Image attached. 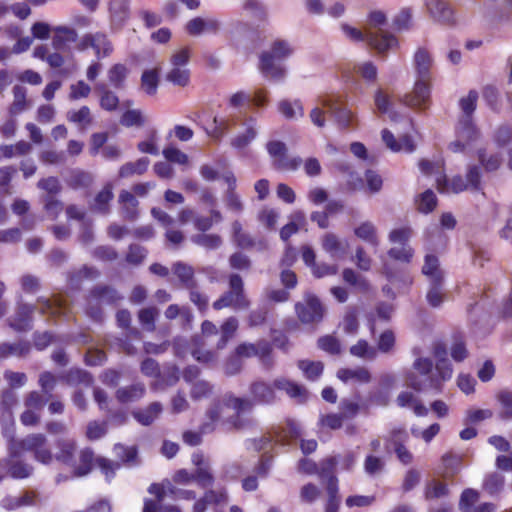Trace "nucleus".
<instances>
[{
  "label": "nucleus",
  "mask_w": 512,
  "mask_h": 512,
  "mask_svg": "<svg viewBox=\"0 0 512 512\" xmlns=\"http://www.w3.org/2000/svg\"><path fill=\"white\" fill-rule=\"evenodd\" d=\"M159 315V310L156 307H147L143 308L138 313V318L140 323L144 326V328L153 332L155 330V320Z\"/></svg>",
  "instance_id": "nucleus-61"
},
{
  "label": "nucleus",
  "mask_w": 512,
  "mask_h": 512,
  "mask_svg": "<svg viewBox=\"0 0 512 512\" xmlns=\"http://www.w3.org/2000/svg\"><path fill=\"white\" fill-rule=\"evenodd\" d=\"M118 203L120 205L122 214L127 220L133 221L137 218L139 214V202L132 192L128 190H122L118 196Z\"/></svg>",
  "instance_id": "nucleus-25"
},
{
  "label": "nucleus",
  "mask_w": 512,
  "mask_h": 512,
  "mask_svg": "<svg viewBox=\"0 0 512 512\" xmlns=\"http://www.w3.org/2000/svg\"><path fill=\"white\" fill-rule=\"evenodd\" d=\"M149 163L150 161L147 157L139 158L135 162H127L120 167L119 176L127 178L135 174L142 175L147 171Z\"/></svg>",
  "instance_id": "nucleus-41"
},
{
  "label": "nucleus",
  "mask_w": 512,
  "mask_h": 512,
  "mask_svg": "<svg viewBox=\"0 0 512 512\" xmlns=\"http://www.w3.org/2000/svg\"><path fill=\"white\" fill-rule=\"evenodd\" d=\"M422 273L428 276L430 281L435 280V278L444 279L443 271L439 268V259L433 254L425 256Z\"/></svg>",
  "instance_id": "nucleus-49"
},
{
  "label": "nucleus",
  "mask_w": 512,
  "mask_h": 512,
  "mask_svg": "<svg viewBox=\"0 0 512 512\" xmlns=\"http://www.w3.org/2000/svg\"><path fill=\"white\" fill-rule=\"evenodd\" d=\"M434 353H435V357L437 358V363L435 365V368H436V372L438 373V375L440 377V379H438V380L440 381V383H442V381H446L451 378L452 367H451L449 360L446 358L447 353H446L445 348L438 345L435 347Z\"/></svg>",
  "instance_id": "nucleus-35"
},
{
  "label": "nucleus",
  "mask_w": 512,
  "mask_h": 512,
  "mask_svg": "<svg viewBox=\"0 0 512 512\" xmlns=\"http://www.w3.org/2000/svg\"><path fill=\"white\" fill-rule=\"evenodd\" d=\"M443 280L435 278V280L430 281V289L426 297L432 307H439L443 302Z\"/></svg>",
  "instance_id": "nucleus-51"
},
{
  "label": "nucleus",
  "mask_w": 512,
  "mask_h": 512,
  "mask_svg": "<svg viewBox=\"0 0 512 512\" xmlns=\"http://www.w3.org/2000/svg\"><path fill=\"white\" fill-rule=\"evenodd\" d=\"M243 8L248 11L250 16L255 20L260 22H265L267 20L266 8L259 0H246Z\"/></svg>",
  "instance_id": "nucleus-62"
},
{
  "label": "nucleus",
  "mask_w": 512,
  "mask_h": 512,
  "mask_svg": "<svg viewBox=\"0 0 512 512\" xmlns=\"http://www.w3.org/2000/svg\"><path fill=\"white\" fill-rule=\"evenodd\" d=\"M113 198V184L107 182L89 203V210L94 214L106 215L110 212V203Z\"/></svg>",
  "instance_id": "nucleus-17"
},
{
  "label": "nucleus",
  "mask_w": 512,
  "mask_h": 512,
  "mask_svg": "<svg viewBox=\"0 0 512 512\" xmlns=\"http://www.w3.org/2000/svg\"><path fill=\"white\" fill-rule=\"evenodd\" d=\"M323 248L333 258H343L346 254L347 243L333 234H327L323 238Z\"/></svg>",
  "instance_id": "nucleus-38"
},
{
  "label": "nucleus",
  "mask_w": 512,
  "mask_h": 512,
  "mask_svg": "<svg viewBox=\"0 0 512 512\" xmlns=\"http://www.w3.org/2000/svg\"><path fill=\"white\" fill-rule=\"evenodd\" d=\"M250 306L245 291L244 283L239 274H231L229 277V290L221 295L214 303L215 310L231 307L235 310H244Z\"/></svg>",
  "instance_id": "nucleus-6"
},
{
  "label": "nucleus",
  "mask_w": 512,
  "mask_h": 512,
  "mask_svg": "<svg viewBox=\"0 0 512 512\" xmlns=\"http://www.w3.org/2000/svg\"><path fill=\"white\" fill-rule=\"evenodd\" d=\"M323 107L327 108L334 116L337 125L341 129H350L354 126L356 115L344 105L339 95H326L320 100Z\"/></svg>",
  "instance_id": "nucleus-11"
},
{
  "label": "nucleus",
  "mask_w": 512,
  "mask_h": 512,
  "mask_svg": "<svg viewBox=\"0 0 512 512\" xmlns=\"http://www.w3.org/2000/svg\"><path fill=\"white\" fill-rule=\"evenodd\" d=\"M13 101L9 105L8 112L16 116L30 107V101L27 99V88L23 85H15L12 89Z\"/></svg>",
  "instance_id": "nucleus-26"
},
{
  "label": "nucleus",
  "mask_w": 512,
  "mask_h": 512,
  "mask_svg": "<svg viewBox=\"0 0 512 512\" xmlns=\"http://www.w3.org/2000/svg\"><path fill=\"white\" fill-rule=\"evenodd\" d=\"M109 12L111 21L122 26L130 15L129 0H110Z\"/></svg>",
  "instance_id": "nucleus-30"
},
{
  "label": "nucleus",
  "mask_w": 512,
  "mask_h": 512,
  "mask_svg": "<svg viewBox=\"0 0 512 512\" xmlns=\"http://www.w3.org/2000/svg\"><path fill=\"white\" fill-rule=\"evenodd\" d=\"M417 209L422 213L432 212L437 205V197L431 189L421 193L416 200Z\"/></svg>",
  "instance_id": "nucleus-53"
},
{
  "label": "nucleus",
  "mask_w": 512,
  "mask_h": 512,
  "mask_svg": "<svg viewBox=\"0 0 512 512\" xmlns=\"http://www.w3.org/2000/svg\"><path fill=\"white\" fill-rule=\"evenodd\" d=\"M174 275L177 276L181 287L185 289L197 288V281L194 277V269L183 262H176L172 266Z\"/></svg>",
  "instance_id": "nucleus-28"
},
{
  "label": "nucleus",
  "mask_w": 512,
  "mask_h": 512,
  "mask_svg": "<svg viewBox=\"0 0 512 512\" xmlns=\"http://www.w3.org/2000/svg\"><path fill=\"white\" fill-rule=\"evenodd\" d=\"M275 388L285 391L291 398L298 399L300 402L307 398V390L286 378H277L274 380Z\"/></svg>",
  "instance_id": "nucleus-33"
},
{
  "label": "nucleus",
  "mask_w": 512,
  "mask_h": 512,
  "mask_svg": "<svg viewBox=\"0 0 512 512\" xmlns=\"http://www.w3.org/2000/svg\"><path fill=\"white\" fill-rule=\"evenodd\" d=\"M295 311L303 324H317L322 321L325 309L315 295L308 293L303 302L296 303Z\"/></svg>",
  "instance_id": "nucleus-13"
},
{
  "label": "nucleus",
  "mask_w": 512,
  "mask_h": 512,
  "mask_svg": "<svg viewBox=\"0 0 512 512\" xmlns=\"http://www.w3.org/2000/svg\"><path fill=\"white\" fill-rule=\"evenodd\" d=\"M505 477L499 472L486 475L483 481V489L491 496L498 495L504 488Z\"/></svg>",
  "instance_id": "nucleus-45"
},
{
  "label": "nucleus",
  "mask_w": 512,
  "mask_h": 512,
  "mask_svg": "<svg viewBox=\"0 0 512 512\" xmlns=\"http://www.w3.org/2000/svg\"><path fill=\"white\" fill-rule=\"evenodd\" d=\"M269 155L272 157V165L278 171H296L302 164L300 157H289L287 147L282 141H269L266 145Z\"/></svg>",
  "instance_id": "nucleus-10"
},
{
  "label": "nucleus",
  "mask_w": 512,
  "mask_h": 512,
  "mask_svg": "<svg viewBox=\"0 0 512 512\" xmlns=\"http://www.w3.org/2000/svg\"><path fill=\"white\" fill-rule=\"evenodd\" d=\"M298 368L304 373L308 380L315 381L321 376L324 366L320 361L300 360L298 362Z\"/></svg>",
  "instance_id": "nucleus-50"
},
{
  "label": "nucleus",
  "mask_w": 512,
  "mask_h": 512,
  "mask_svg": "<svg viewBox=\"0 0 512 512\" xmlns=\"http://www.w3.org/2000/svg\"><path fill=\"white\" fill-rule=\"evenodd\" d=\"M210 226H203V229L195 235L192 236V241L199 245L208 249H216L222 244V239L217 234L207 233V230Z\"/></svg>",
  "instance_id": "nucleus-40"
},
{
  "label": "nucleus",
  "mask_w": 512,
  "mask_h": 512,
  "mask_svg": "<svg viewBox=\"0 0 512 512\" xmlns=\"http://www.w3.org/2000/svg\"><path fill=\"white\" fill-rule=\"evenodd\" d=\"M382 140L393 152H399L405 150L406 152H413L415 150V144L411 136L403 135L399 141L395 138L394 134L388 130L383 129L381 132Z\"/></svg>",
  "instance_id": "nucleus-22"
},
{
  "label": "nucleus",
  "mask_w": 512,
  "mask_h": 512,
  "mask_svg": "<svg viewBox=\"0 0 512 512\" xmlns=\"http://www.w3.org/2000/svg\"><path fill=\"white\" fill-rule=\"evenodd\" d=\"M478 101V92L476 90H470L467 96L462 97L459 100V107L463 112L462 117L472 118L474 111L476 110Z\"/></svg>",
  "instance_id": "nucleus-60"
},
{
  "label": "nucleus",
  "mask_w": 512,
  "mask_h": 512,
  "mask_svg": "<svg viewBox=\"0 0 512 512\" xmlns=\"http://www.w3.org/2000/svg\"><path fill=\"white\" fill-rule=\"evenodd\" d=\"M123 296L111 285L94 286L86 298V314L95 322L103 319L102 305H117Z\"/></svg>",
  "instance_id": "nucleus-4"
},
{
  "label": "nucleus",
  "mask_w": 512,
  "mask_h": 512,
  "mask_svg": "<svg viewBox=\"0 0 512 512\" xmlns=\"http://www.w3.org/2000/svg\"><path fill=\"white\" fill-rule=\"evenodd\" d=\"M93 49L96 57L99 59L110 56L114 50L112 42L109 40L108 36L102 32L94 33Z\"/></svg>",
  "instance_id": "nucleus-46"
},
{
  "label": "nucleus",
  "mask_w": 512,
  "mask_h": 512,
  "mask_svg": "<svg viewBox=\"0 0 512 512\" xmlns=\"http://www.w3.org/2000/svg\"><path fill=\"white\" fill-rule=\"evenodd\" d=\"M336 464V458L329 457L323 460L318 466V471L316 473L319 475L321 481L326 483V487H330L331 485L338 487V480L335 476Z\"/></svg>",
  "instance_id": "nucleus-31"
},
{
  "label": "nucleus",
  "mask_w": 512,
  "mask_h": 512,
  "mask_svg": "<svg viewBox=\"0 0 512 512\" xmlns=\"http://www.w3.org/2000/svg\"><path fill=\"white\" fill-rule=\"evenodd\" d=\"M256 136V129L253 126H248L243 133H239L231 139L230 145L237 150H242L246 148Z\"/></svg>",
  "instance_id": "nucleus-54"
},
{
  "label": "nucleus",
  "mask_w": 512,
  "mask_h": 512,
  "mask_svg": "<svg viewBox=\"0 0 512 512\" xmlns=\"http://www.w3.org/2000/svg\"><path fill=\"white\" fill-rule=\"evenodd\" d=\"M414 63L419 79L415 82L411 93L405 94L400 101L407 107L425 110L430 104V67L432 59L425 49H418L414 55Z\"/></svg>",
  "instance_id": "nucleus-2"
},
{
  "label": "nucleus",
  "mask_w": 512,
  "mask_h": 512,
  "mask_svg": "<svg viewBox=\"0 0 512 512\" xmlns=\"http://www.w3.org/2000/svg\"><path fill=\"white\" fill-rule=\"evenodd\" d=\"M235 351L241 358L258 357L266 368L273 366L271 358L272 344L267 340L261 339L256 343H241L236 347Z\"/></svg>",
  "instance_id": "nucleus-14"
},
{
  "label": "nucleus",
  "mask_w": 512,
  "mask_h": 512,
  "mask_svg": "<svg viewBox=\"0 0 512 512\" xmlns=\"http://www.w3.org/2000/svg\"><path fill=\"white\" fill-rule=\"evenodd\" d=\"M46 444L47 438L44 434L33 433L23 438L19 442V447L25 451L33 452L34 459L38 462L49 465L55 457Z\"/></svg>",
  "instance_id": "nucleus-12"
},
{
  "label": "nucleus",
  "mask_w": 512,
  "mask_h": 512,
  "mask_svg": "<svg viewBox=\"0 0 512 512\" xmlns=\"http://www.w3.org/2000/svg\"><path fill=\"white\" fill-rule=\"evenodd\" d=\"M32 346L28 340L19 339L15 342L4 341L0 343V360L10 357L26 358L31 352Z\"/></svg>",
  "instance_id": "nucleus-18"
},
{
  "label": "nucleus",
  "mask_w": 512,
  "mask_h": 512,
  "mask_svg": "<svg viewBox=\"0 0 512 512\" xmlns=\"http://www.w3.org/2000/svg\"><path fill=\"white\" fill-rule=\"evenodd\" d=\"M159 85V72L156 68L145 70L141 75V88L147 95L153 96L157 93Z\"/></svg>",
  "instance_id": "nucleus-47"
},
{
  "label": "nucleus",
  "mask_w": 512,
  "mask_h": 512,
  "mask_svg": "<svg viewBox=\"0 0 512 512\" xmlns=\"http://www.w3.org/2000/svg\"><path fill=\"white\" fill-rule=\"evenodd\" d=\"M293 48L290 43L283 39L272 42L270 49L263 51L259 56V70L263 76L274 81L283 80L286 70L282 62L291 56Z\"/></svg>",
  "instance_id": "nucleus-3"
},
{
  "label": "nucleus",
  "mask_w": 512,
  "mask_h": 512,
  "mask_svg": "<svg viewBox=\"0 0 512 512\" xmlns=\"http://www.w3.org/2000/svg\"><path fill=\"white\" fill-rule=\"evenodd\" d=\"M34 306L29 304H19L15 314L8 320V325L15 332L25 333L33 328Z\"/></svg>",
  "instance_id": "nucleus-15"
},
{
  "label": "nucleus",
  "mask_w": 512,
  "mask_h": 512,
  "mask_svg": "<svg viewBox=\"0 0 512 512\" xmlns=\"http://www.w3.org/2000/svg\"><path fill=\"white\" fill-rule=\"evenodd\" d=\"M343 280L361 291H367L369 289V283L363 276L357 274L351 268H345L342 272Z\"/></svg>",
  "instance_id": "nucleus-59"
},
{
  "label": "nucleus",
  "mask_w": 512,
  "mask_h": 512,
  "mask_svg": "<svg viewBox=\"0 0 512 512\" xmlns=\"http://www.w3.org/2000/svg\"><path fill=\"white\" fill-rule=\"evenodd\" d=\"M144 393V384L136 383L128 387L119 388L116 392V398L121 403H129L141 399Z\"/></svg>",
  "instance_id": "nucleus-36"
},
{
  "label": "nucleus",
  "mask_w": 512,
  "mask_h": 512,
  "mask_svg": "<svg viewBox=\"0 0 512 512\" xmlns=\"http://www.w3.org/2000/svg\"><path fill=\"white\" fill-rule=\"evenodd\" d=\"M55 446L58 449L54 456L55 459L65 465H73L76 441L72 438H58L55 441Z\"/></svg>",
  "instance_id": "nucleus-24"
},
{
  "label": "nucleus",
  "mask_w": 512,
  "mask_h": 512,
  "mask_svg": "<svg viewBox=\"0 0 512 512\" xmlns=\"http://www.w3.org/2000/svg\"><path fill=\"white\" fill-rule=\"evenodd\" d=\"M213 122L214 127L211 130H206V133L215 141H220L235 125V121L233 119H219L216 116L214 117Z\"/></svg>",
  "instance_id": "nucleus-44"
},
{
  "label": "nucleus",
  "mask_w": 512,
  "mask_h": 512,
  "mask_svg": "<svg viewBox=\"0 0 512 512\" xmlns=\"http://www.w3.org/2000/svg\"><path fill=\"white\" fill-rule=\"evenodd\" d=\"M53 31L52 45L56 50H62L68 43H74L78 39L76 30L67 26H56Z\"/></svg>",
  "instance_id": "nucleus-29"
},
{
  "label": "nucleus",
  "mask_w": 512,
  "mask_h": 512,
  "mask_svg": "<svg viewBox=\"0 0 512 512\" xmlns=\"http://www.w3.org/2000/svg\"><path fill=\"white\" fill-rule=\"evenodd\" d=\"M342 30L351 40L361 42L366 40L378 54H385L388 50L398 46L397 38L388 32H371L363 33L361 30L351 27L348 24L342 25Z\"/></svg>",
  "instance_id": "nucleus-5"
},
{
  "label": "nucleus",
  "mask_w": 512,
  "mask_h": 512,
  "mask_svg": "<svg viewBox=\"0 0 512 512\" xmlns=\"http://www.w3.org/2000/svg\"><path fill=\"white\" fill-rule=\"evenodd\" d=\"M166 80L174 85L185 87L190 81V71L186 68L173 67L166 74Z\"/></svg>",
  "instance_id": "nucleus-58"
},
{
  "label": "nucleus",
  "mask_w": 512,
  "mask_h": 512,
  "mask_svg": "<svg viewBox=\"0 0 512 512\" xmlns=\"http://www.w3.org/2000/svg\"><path fill=\"white\" fill-rule=\"evenodd\" d=\"M94 461L102 473L106 475L107 479L112 478L115 475V471L120 468L119 462L111 461L105 457L95 459L93 450L85 448L80 451L79 464L74 466V475L83 477L89 474L93 468Z\"/></svg>",
  "instance_id": "nucleus-7"
},
{
  "label": "nucleus",
  "mask_w": 512,
  "mask_h": 512,
  "mask_svg": "<svg viewBox=\"0 0 512 512\" xmlns=\"http://www.w3.org/2000/svg\"><path fill=\"white\" fill-rule=\"evenodd\" d=\"M15 457H17V452L10 449V457L0 460V471L8 473L14 479L29 477L33 472V467L23 461L13 460Z\"/></svg>",
  "instance_id": "nucleus-16"
},
{
  "label": "nucleus",
  "mask_w": 512,
  "mask_h": 512,
  "mask_svg": "<svg viewBox=\"0 0 512 512\" xmlns=\"http://www.w3.org/2000/svg\"><path fill=\"white\" fill-rule=\"evenodd\" d=\"M162 411V405L159 402L151 403L145 410L133 412L134 418L144 426L154 422Z\"/></svg>",
  "instance_id": "nucleus-43"
},
{
  "label": "nucleus",
  "mask_w": 512,
  "mask_h": 512,
  "mask_svg": "<svg viewBox=\"0 0 512 512\" xmlns=\"http://www.w3.org/2000/svg\"><path fill=\"white\" fill-rule=\"evenodd\" d=\"M238 328V320L235 317H229L221 325V338L217 343L218 349H223L229 339L234 335Z\"/></svg>",
  "instance_id": "nucleus-55"
},
{
  "label": "nucleus",
  "mask_w": 512,
  "mask_h": 512,
  "mask_svg": "<svg viewBox=\"0 0 512 512\" xmlns=\"http://www.w3.org/2000/svg\"><path fill=\"white\" fill-rule=\"evenodd\" d=\"M272 433L275 436V444L288 445L300 437L301 429L298 423L288 419L284 426H273Z\"/></svg>",
  "instance_id": "nucleus-20"
},
{
  "label": "nucleus",
  "mask_w": 512,
  "mask_h": 512,
  "mask_svg": "<svg viewBox=\"0 0 512 512\" xmlns=\"http://www.w3.org/2000/svg\"><path fill=\"white\" fill-rule=\"evenodd\" d=\"M278 110L286 119H292L297 114L300 117L304 115V108L299 99H296L293 102L289 100L280 101L278 103Z\"/></svg>",
  "instance_id": "nucleus-48"
},
{
  "label": "nucleus",
  "mask_w": 512,
  "mask_h": 512,
  "mask_svg": "<svg viewBox=\"0 0 512 512\" xmlns=\"http://www.w3.org/2000/svg\"><path fill=\"white\" fill-rule=\"evenodd\" d=\"M274 388V384L258 379L249 385V398L226 393L221 398L214 399L206 410L209 421L203 424L202 432L211 433L217 425L223 426L227 431L244 429L246 422L241 414L252 411L256 405L273 404L276 401Z\"/></svg>",
  "instance_id": "nucleus-1"
},
{
  "label": "nucleus",
  "mask_w": 512,
  "mask_h": 512,
  "mask_svg": "<svg viewBox=\"0 0 512 512\" xmlns=\"http://www.w3.org/2000/svg\"><path fill=\"white\" fill-rule=\"evenodd\" d=\"M427 8L431 16L438 22L453 24V11L444 0H426Z\"/></svg>",
  "instance_id": "nucleus-23"
},
{
  "label": "nucleus",
  "mask_w": 512,
  "mask_h": 512,
  "mask_svg": "<svg viewBox=\"0 0 512 512\" xmlns=\"http://www.w3.org/2000/svg\"><path fill=\"white\" fill-rule=\"evenodd\" d=\"M405 384L415 390L416 392H422L428 388L441 390V383L436 377H423L421 374H417L414 371H408L405 374Z\"/></svg>",
  "instance_id": "nucleus-19"
},
{
  "label": "nucleus",
  "mask_w": 512,
  "mask_h": 512,
  "mask_svg": "<svg viewBox=\"0 0 512 512\" xmlns=\"http://www.w3.org/2000/svg\"><path fill=\"white\" fill-rule=\"evenodd\" d=\"M436 188L440 193H461L469 190L466 180L461 175H455L448 179L444 173L436 178Z\"/></svg>",
  "instance_id": "nucleus-21"
},
{
  "label": "nucleus",
  "mask_w": 512,
  "mask_h": 512,
  "mask_svg": "<svg viewBox=\"0 0 512 512\" xmlns=\"http://www.w3.org/2000/svg\"><path fill=\"white\" fill-rule=\"evenodd\" d=\"M350 353L353 356L366 360H374L377 357V349L370 346L366 340H359L350 347Z\"/></svg>",
  "instance_id": "nucleus-52"
},
{
  "label": "nucleus",
  "mask_w": 512,
  "mask_h": 512,
  "mask_svg": "<svg viewBox=\"0 0 512 512\" xmlns=\"http://www.w3.org/2000/svg\"><path fill=\"white\" fill-rule=\"evenodd\" d=\"M411 235L412 230L408 226L393 229L389 233V241L393 246L388 250V256L394 260L409 263L414 255V250L408 244Z\"/></svg>",
  "instance_id": "nucleus-8"
},
{
  "label": "nucleus",
  "mask_w": 512,
  "mask_h": 512,
  "mask_svg": "<svg viewBox=\"0 0 512 512\" xmlns=\"http://www.w3.org/2000/svg\"><path fill=\"white\" fill-rule=\"evenodd\" d=\"M456 139L449 144L454 153H462L480 137V131L472 118L461 117L455 129Z\"/></svg>",
  "instance_id": "nucleus-9"
},
{
  "label": "nucleus",
  "mask_w": 512,
  "mask_h": 512,
  "mask_svg": "<svg viewBox=\"0 0 512 512\" xmlns=\"http://www.w3.org/2000/svg\"><path fill=\"white\" fill-rule=\"evenodd\" d=\"M497 398L503 408L500 412V418L503 420L512 419V392L500 391Z\"/></svg>",
  "instance_id": "nucleus-64"
},
{
  "label": "nucleus",
  "mask_w": 512,
  "mask_h": 512,
  "mask_svg": "<svg viewBox=\"0 0 512 512\" xmlns=\"http://www.w3.org/2000/svg\"><path fill=\"white\" fill-rule=\"evenodd\" d=\"M115 456L120 459L123 463L134 465L137 459V449L136 447H127L123 444H115L113 448Z\"/></svg>",
  "instance_id": "nucleus-56"
},
{
  "label": "nucleus",
  "mask_w": 512,
  "mask_h": 512,
  "mask_svg": "<svg viewBox=\"0 0 512 512\" xmlns=\"http://www.w3.org/2000/svg\"><path fill=\"white\" fill-rule=\"evenodd\" d=\"M67 120L78 125L81 129H86L93 123V116L90 108L86 105L78 110H70L67 112Z\"/></svg>",
  "instance_id": "nucleus-39"
},
{
  "label": "nucleus",
  "mask_w": 512,
  "mask_h": 512,
  "mask_svg": "<svg viewBox=\"0 0 512 512\" xmlns=\"http://www.w3.org/2000/svg\"><path fill=\"white\" fill-rule=\"evenodd\" d=\"M337 377L344 383L353 381L360 384L369 383L372 379L371 373L365 367L341 368L337 371Z\"/></svg>",
  "instance_id": "nucleus-27"
},
{
  "label": "nucleus",
  "mask_w": 512,
  "mask_h": 512,
  "mask_svg": "<svg viewBox=\"0 0 512 512\" xmlns=\"http://www.w3.org/2000/svg\"><path fill=\"white\" fill-rule=\"evenodd\" d=\"M408 439L409 436L405 430L394 429L386 438V451L390 452V449H393L395 452L396 449L404 446L407 443Z\"/></svg>",
  "instance_id": "nucleus-57"
},
{
  "label": "nucleus",
  "mask_w": 512,
  "mask_h": 512,
  "mask_svg": "<svg viewBox=\"0 0 512 512\" xmlns=\"http://www.w3.org/2000/svg\"><path fill=\"white\" fill-rule=\"evenodd\" d=\"M449 489L447 485L443 482L432 480L429 482L425 489V498L430 499H438L448 495Z\"/></svg>",
  "instance_id": "nucleus-63"
},
{
  "label": "nucleus",
  "mask_w": 512,
  "mask_h": 512,
  "mask_svg": "<svg viewBox=\"0 0 512 512\" xmlns=\"http://www.w3.org/2000/svg\"><path fill=\"white\" fill-rule=\"evenodd\" d=\"M95 89L100 95L99 105L103 110L112 112L118 109L120 103L119 97L113 91L109 90L105 84L99 83L96 85Z\"/></svg>",
  "instance_id": "nucleus-32"
},
{
  "label": "nucleus",
  "mask_w": 512,
  "mask_h": 512,
  "mask_svg": "<svg viewBox=\"0 0 512 512\" xmlns=\"http://www.w3.org/2000/svg\"><path fill=\"white\" fill-rule=\"evenodd\" d=\"M61 378L70 386H76L79 384L91 386L93 383L92 375L86 370L80 368L69 369L61 376Z\"/></svg>",
  "instance_id": "nucleus-34"
},
{
  "label": "nucleus",
  "mask_w": 512,
  "mask_h": 512,
  "mask_svg": "<svg viewBox=\"0 0 512 512\" xmlns=\"http://www.w3.org/2000/svg\"><path fill=\"white\" fill-rule=\"evenodd\" d=\"M444 227L450 229L454 226H432V228L427 231V243L430 249L440 250L446 246L448 237L445 234Z\"/></svg>",
  "instance_id": "nucleus-37"
},
{
  "label": "nucleus",
  "mask_w": 512,
  "mask_h": 512,
  "mask_svg": "<svg viewBox=\"0 0 512 512\" xmlns=\"http://www.w3.org/2000/svg\"><path fill=\"white\" fill-rule=\"evenodd\" d=\"M129 74V69L122 63L112 65L107 73L110 84L115 89H122L125 86V80Z\"/></svg>",
  "instance_id": "nucleus-42"
}]
</instances>
